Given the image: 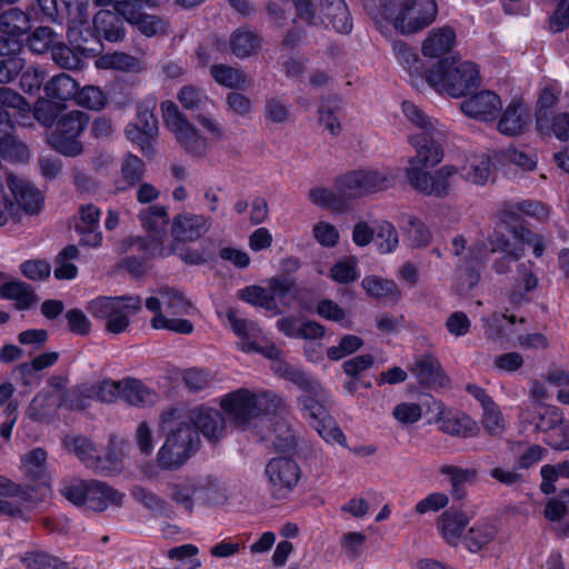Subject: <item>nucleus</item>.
Here are the masks:
<instances>
[{
  "label": "nucleus",
  "mask_w": 569,
  "mask_h": 569,
  "mask_svg": "<svg viewBox=\"0 0 569 569\" xmlns=\"http://www.w3.org/2000/svg\"><path fill=\"white\" fill-rule=\"evenodd\" d=\"M160 430L166 433V441L158 451L159 466L163 469L180 467L197 450L200 441L188 410L180 407L166 410L160 418Z\"/></svg>",
  "instance_id": "obj_2"
},
{
  "label": "nucleus",
  "mask_w": 569,
  "mask_h": 569,
  "mask_svg": "<svg viewBox=\"0 0 569 569\" xmlns=\"http://www.w3.org/2000/svg\"><path fill=\"white\" fill-rule=\"evenodd\" d=\"M56 34L50 28L40 27L28 38V47L34 53H43L56 46Z\"/></svg>",
  "instance_id": "obj_64"
},
{
  "label": "nucleus",
  "mask_w": 569,
  "mask_h": 569,
  "mask_svg": "<svg viewBox=\"0 0 569 569\" xmlns=\"http://www.w3.org/2000/svg\"><path fill=\"white\" fill-rule=\"evenodd\" d=\"M363 346V340L356 335L342 336L336 346L327 349V357L332 361L341 360L355 352Z\"/></svg>",
  "instance_id": "obj_58"
},
{
  "label": "nucleus",
  "mask_w": 569,
  "mask_h": 569,
  "mask_svg": "<svg viewBox=\"0 0 569 569\" xmlns=\"http://www.w3.org/2000/svg\"><path fill=\"white\" fill-rule=\"evenodd\" d=\"M20 492V487L3 476H0V513L8 516H18L21 513L16 497Z\"/></svg>",
  "instance_id": "obj_50"
},
{
  "label": "nucleus",
  "mask_w": 569,
  "mask_h": 569,
  "mask_svg": "<svg viewBox=\"0 0 569 569\" xmlns=\"http://www.w3.org/2000/svg\"><path fill=\"white\" fill-rule=\"evenodd\" d=\"M79 256L76 246L70 244L63 248L56 259L54 277L58 280H71L78 274V268L72 263Z\"/></svg>",
  "instance_id": "obj_47"
},
{
  "label": "nucleus",
  "mask_w": 569,
  "mask_h": 569,
  "mask_svg": "<svg viewBox=\"0 0 569 569\" xmlns=\"http://www.w3.org/2000/svg\"><path fill=\"white\" fill-rule=\"evenodd\" d=\"M423 415L420 403L413 401H402L395 406L392 410L393 419L401 426L417 423Z\"/></svg>",
  "instance_id": "obj_60"
},
{
  "label": "nucleus",
  "mask_w": 569,
  "mask_h": 569,
  "mask_svg": "<svg viewBox=\"0 0 569 569\" xmlns=\"http://www.w3.org/2000/svg\"><path fill=\"white\" fill-rule=\"evenodd\" d=\"M499 540L498 526L491 521L480 520L469 529L466 546L470 552L476 553L488 548L491 543H500Z\"/></svg>",
  "instance_id": "obj_30"
},
{
  "label": "nucleus",
  "mask_w": 569,
  "mask_h": 569,
  "mask_svg": "<svg viewBox=\"0 0 569 569\" xmlns=\"http://www.w3.org/2000/svg\"><path fill=\"white\" fill-rule=\"evenodd\" d=\"M529 123V109L523 103L511 102L502 111L497 122V129L501 134L513 137L522 134L528 129Z\"/></svg>",
  "instance_id": "obj_27"
},
{
  "label": "nucleus",
  "mask_w": 569,
  "mask_h": 569,
  "mask_svg": "<svg viewBox=\"0 0 569 569\" xmlns=\"http://www.w3.org/2000/svg\"><path fill=\"white\" fill-rule=\"evenodd\" d=\"M519 421L525 426H533L550 447V441L558 437L562 415L558 408L545 402H526L520 406Z\"/></svg>",
  "instance_id": "obj_14"
},
{
  "label": "nucleus",
  "mask_w": 569,
  "mask_h": 569,
  "mask_svg": "<svg viewBox=\"0 0 569 569\" xmlns=\"http://www.w3.org/2000/svg\"><path fill=\"white\" fill-rule=\"evenodd\" d=\"M119 14L110 10H100L93 18L97 36L110 42L121 40L124 37V29Z\"/></svg>",
  "instance_id": "obj_32"
},
{
  "label": "nucleus",
  "mask_w": 569,
  "mask_h": 569,
  "mask_svg": "<svg viewBox=\"0 0 569 569\" xmlns=\"http://www.w3.org/2000/svg\"><path fill=\"white\" fill-rule=\"evenodd\" d=\"M237 296L243 301L263 308L268 311L278 312V302L274 296L269 295L268 286H249L238 291Z\"/></svg>",
  "instance_id": "obj_43"
},
{
  "label": "nucleus",
  "mask_w": 569,
  "mask_h": 569,
  "mask_svg": "<svg viewBox=\"0 0 569 569\" xmlns=\"http://www.w3.org/2000/svg\"><path fill=\"white\" fill-rule=\"evenodd\" d=\"M124 251L137 252L141 254L142 260L151 257H168L177 251L176 247H161L158 240L142 241L141 239H129L124 243Z\"/></svg>",
  "instance_id": "obj_45"
},
{
  "label": "nucleus",
  "mask_w": 569,
  "mask_h": 569,
  "mask_svg": "<svg viewBox=\"0 0 569 569\" xmlns=\"http://www.w3.org/2000/svg\"><path fill=\"white\" fill-rule=\"evenodd\" d=\"M146 308L153 313L151 327L157 330H169L180 335H190L193 325L184 316L197 312L193 303L183 292L174 288H161L146 300Z\"/></svg>",
  "instance_id": "obj_5"
},
{
  "label": "nucleus",
  "mask_w": 569,
  "mask_h": 569,
  "mask_svg": "<svg viewBox=\"0 0 569 569\" xmlns=\"http://www.w3.org/2000/svg\"><path fill=\"white\" fill-rule=\"evenodd\" d=\"M1 298L14 300L19 309H28L37 302V296L31 287L19 280H10Z\"/></svg>",
  "instance_id": "obj_46"
},
{
  "label": "nucleus",
  "mask_w": 569,
  "mask_h": 569,
  "mask_svg": "<svg viewBox=\"0 0 569 569\" xmlns=\"http://www.w3.org/2000/svg\"><path fill=\"white\" fill-rule=\"evenodd\" d=\"M210 228V220L201 214L180 213L173 218L171 232L177 241H194Z\"/></svg>",
  "instance_id": "obj_26"
},
{
  "label": "nucleus",
  "mask_w": 569,
  "mask_h": 569,
  "mask_svg": "<svg viewBox=\"0 0 569 569\" xmlns=\"http://www.w3.org/2000/svg\"><path fill=\"white\" fill-rule=\"evenodd\" d=\"M199 548L192 543L173 547L168 550V558L178 562L177 569H199L202 563L198 558Z\"/></svg>",
  "instance_id": "obj_49"
},
{
  "label": "nucleus",
  "mask_w": 569,
  "mask_h": 569,
  "mask_svg": "<svg viewBox=\"0 0 569 569\" xmlns=\"http://www.w3.org/2000/svg\"><path fill=\"white\" fill-rule=\"evenodd\" d=\"M167 495L176 505L182 507L188 512L193 510L197 500L206 498L203 488L189 479L169 482Z\"/></svg>",
  "instance_id": "obj_28"
},
{
  "label": "nucleus",
  "mask_w": 569,
  "mask_h": 569,
  "mask_svg": "<svg viewBox=\"0 0 569 569\" xmlns=\"http://www.w3.org/2000/svg\"><path fill=\"white\" fill-rule=\"evenodd\" d=\"M459 173L458 166L445 164L433 171L407 168L406 177L409 184L425 196L437 198L447 197L451 189L452 179Z\"/></svg>",
  "instance_id": "obj_13"
},
{
  "label": "nucleus",
  "mask_w": 569,
  "mask_h": 569,
  "mask_svg": "<svg viewBox=\"0 0 569 569\" xmlns=\"http://www.w3.org/2000/svg\"><path fill=\"white\" fill-rule=\"evenodd\" d=\"M437 410L436 422L441 431L462 438L476 437L479 433L478 423L468 415L447 409L441 402L433 401Z\"/></svg>",
  "instance_id": "obj_19"
},
{
  "label": "nucleus",
  "mask_w": 569,
  "mask_h": 569,
  "mask_svg": "<svg viewBox=\"0 0 569 569\" xmlns=\"http://www.w3.org/2000/svg\"><path fill=\"white\" fill-rule=\"evenodd\" d=\"M47 94L57 100L76 99L78 83L70 76L60 73L53 77L44 87Z\"/></svg>",
  "instance_id": "obj_44"
},
{
  "label": "nucleus",
  "mask_w": 569,
  "mask_h": 569,
  "mask_svg": "<svg viewBox=\"0 0 569 569\" xmlns=\"http://www.w3.org/2000/svg\"><path fill=\"white\" fill-rule=\"evenodd\" d=\"M63 446L74 455L87 466L93 468L97 450L92 443L82 437H66L63 439Z\"/></svg>",
  "instance_id": "obj_54"
},
{
  "label": "nucleus",
  "mask_w": 569,
  "mask_h": 569,
  "mask_svg": "<svg viewBox=\"0 0 569 569\" xmlns=\"http://www.w3.org/2000/svg\"><path fill=\"white\" fill-rule=\"evenodd\" d=\"M402 113L406 120L416 129L420 130L419 133L429 134L438 129H445L437 119L427 114L421 108L410 101H403L401 104Z\"/></svg>",
  "instance_id": "obj_39"
},
{
  "label": "nucleus",
  "mask_w": 569,
  "mask_h": 569,
  "mask_svg": "<svg viewBox=\"0 0 569 569\" xmlns=\"http://www.w3.org/2000/svg\"><path fill=\"white\" fill-rule=\"evenodd\" d=\"M137 61L123 52L108 53L96 60L94 66L98 69L131 70Z\"/></svg>",
  "instance_id": "obj_63"
},
{
  "label": "nucleus",
  "mask_w": 569,
  "mask_h": 569,
  "mask_svg": "<svg viewBox=\"0 0 569 569\" xmlns=\"http://www.w3.org/2000/svg\"><path fill=\"white\" fill-rule=\"evenodd\" d=\"M393 50L398 62L408 72L410 82L413 87L420 88L423 84L426 74L422 72V62L418 54L408 48L405 43H396Z\"/></svg>",
  "instance_id": "obj_37"
},
{
  "label": "nucleus",
  "mask_w": 569,
  "mask_h": 569,
  "mask_svg": "<svg viewBox=\"0 0 569 569\" xmlns=\"http://www.w3.org/2000/svg\"><path fill=\"white\" fill-rule=\"evenodd\" d=\"M456 43V33L451 28L442 27L432 30L422 44L426 57L437 58L448 53Z\"/></svg>",
  "instance_id": "obj_33"
},
{
  "label": "nucleus",
  "mask_w": 569,
  "mask_h": 569,
  "mask_svg": "<svg viewBox=\"0 0 569 569\" xmlns=\"http://www.w3.org/2000/svg\"><path fill=\"white\" fill-rule=\"evenodd\" d=\"M26 569H59L63 563L44 551L30 550L19 557Z\"/></svg>",
  "instance_id": "obj_57"
},
{
  "label": "nucleus",
  "mask_w": 569,
  "mask_h": 569,
  "mask_svg": "<svg viewBox=\"0 0 569 569\" xmlns=\"http://www.w3.org/2000/svg\"><path fill=\"white\" fill-rule=\"evenodd\" d=\"M426 82L440 94L460 98L478 88L481 77L472 61L442 60L426 72Z\"/></svg>",
  "instance_id": "obj_7"
},
{
  "label": "nucleus",
  "mask_w": 569,
  "mask_h": 569,
  "mask_svg": "<svg viewBox=\"0 0 569 569\" xmlns=\"http://www.w3.org/2000/svg\"><path fill=\"white\" fill-rule=\"evenodd\" d=\"M461 111L479 121H495L502 110L500 97L491 90H482L460 103Z\"/></svg>",
  "instance_id": "obj_20"
},
{
  "label": "nucleus",
  "mask_w": 569,
  "mask_h": 569,
  "mask_svg": "<svg viewBox=\"0 0 569 569\" xmlns=\"http://www.w3.org/2000/svg\"><path fill=\"white\" fill-rule=\"evenodd\" d=\"M458 169V174L465 180L475 184H485L490 176V158L483 153L468 156Z\"/></svg>",
  "instance_id": "obj_34"
},
{
  "label": "nucleus",
  "mask_w": 569,
  "mask_h": 569,
  "mask_svg": "<svg viewBox=\"0 0 569 569\" xmlns=\"http://www.w3.org/2000/svg\"><path fill=\"white\" fill-rule=\"evenodd\" d=\"M358 277V261L355 257L338 260L329 270V278L340 284L353 282Z\"/></svg>",
  "instance_id": "obj_53"
},
{
  "label": "nucleus",
  "mask_w": 569,
  "mask_h": 569,
  "mask_svg": "<svg viewBox=\"0 0 569 569\" xmlns=\"http://www.w3.org/2000/svg\"><path fill=\"white\" fill-rule=\"evenodd\" d=\"M361 287L366 293L373 299H386L398 302L401 298V292L392 279H386L379 276H367L361 281Z\"/></svg>",
  "instance_id": "obj_35"
},
{
  "label": "nucleus",
  "mask_w": 569,
  "mask_h": 569,
  "mask_svg": "<svg viewBox=\"0 0 569 569\" xmlns=\"http://www.w3.org/2000/svg\"><path fill=\"white\" fill-rule=\"evenodd\" d=\"M226 317L232 331L239 338L237 348L240 351L251 353L252 350H260L263 335L257 323L239 318L237 310L233 308L227 309Z\"/></svg>",
  "instance_id": "obj_22"
},
{
  "label": "nucleus",
  "mask_w": 569,
  "mask_h": 569,
  "mask_svg": "<svg viewBox=\"0 0 569 569\" xmlns=\"http://www.w3.org/2000/svg\"><path fill=\"white\" fill-rule=\"evenodd\" d=\"M393 177L389 171L357 170L338 180V191L343 197H361L388 189Z\"/></svg>",
  "instance_id": "obj_16"
},
{
  "label": "nucleus",
  "mask_w": 569,
  "mask_h": 569,
  "mask_svg": "<svg viewBox=\"0 0 569 569\" xmlns=\"http://www.w3.org/2000/svg\"><path fill=\"white\" fill-rule=\"evenodd\" d=\"M101 211L94 204H84L79 208V222L76 230L80 234V242L89 247H100L102 232L100 230Z\"/></svg>",
  "instance_id": "obj_25"
},
{
  "label": "nucleus",
  "mask_w": 569,
  "mask_h": 569,
  "mask_svg": "<svg viewBox=\"0 0 569 569\" xmlns=\"http://www.w3.org/2000/svg\"><path fill=\"white\" fill-rule=\"evenodd\" d=\"M29 28V17L17 8H11L0 16V31L10 38L23 34Z\"/></svg>",
  "instance_id": "obj_41"
},
{
  "label": "nucleus",
  "mask_w": 569,
  "mask_h": 569,
  "mask_svg": "<svg viewBox=\"0 0 569 569\" xmlns=\"http://www.w3.org/2000/svg\"><path fill=\"white\" fill-rule=\"evenodd\" d=\"M11 108L16 113L23 116L30 112L29 103L9 88L0 87V161L4 160H23L29 157L28 149L24 143L17 140L11 130L13 124L11 116L6 110Z\"/></svg>",
  "instance_id": "obj_8"
},
{
  "label": "nucleus",
  "mask_w": 569,
  "mask_h": 569,
  "mask_svg": "<svg viewBox=\"0 0 569 569\" xmlns=\"http://www.w3.org/2000/svg\"><path fill=\"white\" fill-rule=\"evenodd\" d=\"M468 522V517L463 512L447 510L438 520V529L447 543L457 546Z\"/></svg>",
  "instance_id": "obj_31"
},
{
  "label": "nucleus",
  "mask_w": 569,
  "mask_h": 569,
  "mask_svg": "<svg viewBox=\"0 0 569 569\" xmlns=\"http://www.w3.org/2000/svg\"><path fill=\"white\" fill-rule=\"evenodd\" d=\"M417 375L422 382L430 386L442 387L447 383L439 361L431 356L421 357L417 361Z\"/></svg>",
  "instance_id": "obj_42"
},
{
  "label": "nucleus",
  "mask_w": 569,
  "mask_h": 569,
  "mask_svg": "<svg viewBox=\"0 0 569 569\" xmlns=\"http://www.w3.org/2000/svg\"><path fill=\"white\" fill-rule=\"evenodd\" d=\"M160 108L164 126L172 132L178 143L191 154L204 153L208 147L207 140L179 111L177 104L167 100Z\"/></svg>",
  "instance_id": "obj_12"
},
{
  "label": "nucleus",
  "mask_w": 569,
  "mask_h": 569,
  "mask_svg": "<svg viewBox=\"0 0 569 569\" xmlns=\"http://www.w3.org/2000/svg\"><path fill=\"white\" fill-rule=\"evenodd\" d=\"M123 380H103L94 385H84L78 389L81 397L76 407H84V399H97L101 402H114L121 398Z\"/></svg>",
  "instance_id": "obj_29"
},
{
  "label": "nucleus",
  "mask_w": 569,
  "mask_h": 569,
  "mask_svg": "<svg viewBox=\"0 0 569 569\" xmlns=\"http://www.w3.org/2000/svg\"><path fill=\"white\" fill-rule=\"evenodd\" d=\"M219 406L236 428L249 430L258 427L262 416L282 408L283 401L270 391L256 392L240 388L223 395Z\"/></svg>",
  "instance_id": "obj_4"
},
{
  "label": "nucleus",
  "mask_w": 569,
  "mask_h": 569,
  "mask_svg": "<svg viewBox=\"0 0 569 569\" xmlns=\"http://www.w3.org/2000/svg\"><path fill=\"white\" fill-rule=\"evenodd\" d=\"M210 73L219 84L230 89H241L247 83L246 76L229 66L214 64L210 68Z\"/></svg>",
  "instance_id": "obj_52"
},
{
  "label": "nucleus",
  "mask_w": 569,
  "mask_h": 569,
  "mask_svg": "<svg viewBox=\"0 0 569 569\" xmlns=\"http://www.w3.org/2000/svg\"><path fill=\"white\" fill-rule=\"evenodd\" d=\"M132 496L138 502L153 512L164 516L170 513V507L163 499L142 487L133 488Z\"/></svg>",
  "instance_id": "obj_62"
},
{
  "label": "nucleus",
  "mask_w": 569,
  "mask_h": 569,
  "mask_svg": "<svg viewBox=\"0 0 569 569\" xmlns=\"http://www.w3.org/2000/svg\"><path fill=\"white\" fill-rule=\"evenodd\" d=\"M260 46L256 34L249 31H237L231 40L232 52L240 58L254 53Z\"/></svg>",
  "instance_id": "obj_61"
},
{
  "label": "nucleus",
  "mask_w": 569,
  "mask_h": 569,
  "mask_svg": "<svg viewBox=\"0 0 569 569\" xmlns=\"http://www.w3.org/2000/svg\"><path fill=\"white\" fill-rule=\"evenodd\" d=\"M375 243L380 253H390L399 243L396 228L388 221H382L375 228Z\"/></svg>",
  "instance_id": "obj_55"
},
{
  "label": "nucleus",
  "mask_w": 569,
  "mask_h": 569,
  "mask_svg": "<svg viewBox=\"0 0 569 569\" xmlns=\"http://www.w3.org/2000/svg\"><path fill=\"white\" fill-rule=\"evenodd\" d=\"M68 39L73 44L74 50L66 44L56 43V46L52 47L51 56L54 62L61 68L78 69L81 67L79 53L91 56L96 53L97 49L84 44L87 40L82 38L80 26H74L69 29Z\"/></svg>",
  "instance_id": "obj_18"
},
{
  "label": "nucleus",
  "mask_w": 569,
  "mask_h": 569,
  "mask_svg": "<svg viewBox=\"0 0 569 569\" xmlns=\"http://www.w3.org/2000/svg\"><path fill=\"white\" fill-rule=\"evenodd\" d=\"M190 422L210 441H218L226 435V420L220 411L198 407L188 411Z\"/></svg>",
  "instance_id": "obj_23"
},
{
  "label": "nucleus",
  "mask_w": 569,
  "mask_h": 569,
  "mask_svg": "<svg viewBox=\"0 0 569 569\" xmlns=\"http://www.w3.org/2000/svg\"><path fill=\"white\" fill-rule=\"evenodd\" d=\"M121 399L132 406H147L157 401V393L140 380L123 379Z\"/></svg>",
  "instance_id": "obj_40"
},
{
  "label": "nucleus",
  "mask_w": 569,
  "mask_h": 569,
  "mask_svg": "<svg viewBox=\"0 0 569 569\" xmlns=\"http://www.w3.org/2000/svg\"><path fill=\"white\" fill-rule=\"evenodd\" d=\"M480 422L486 432L492 437H501L507 431V421L496 402L482 409Z\"/></svg>",
  "instance_id": "obj_51"
},
{
  "label": "nucleus",
  "mask_w": 569,
  "mask_h": 569,
  "mask_svg": "<svg viewBox=\"0 0 569 569\" xmlns=\"http://www.w3.org/2000/svg\"><path fill=\"white\" fill-rule=\"evenodd\" d=\"M257 428H260L258 433L261 440L270 442L277 450H286L293 443L292 430L282 418L266 413Z\"/></svg>",
  "instance_id": "obj_24"
},
{
  "label": "nucleus",
  "mask_w": 569,
  "mask_h": 569,
  "mask_svg": "<svg viewBox=\"0 0 569 569\" xmlns=\"http://www.w3.org/2000/svg\"><path fill=\"white\" fill-rule=\"evenodd\" d=\"M139 297H98L87 307L89 313L104 323L110 333H121L127 330L130 317L141 309Z\"/></svg>",
  "instance_id": "obj_9"
},
{
  "label": "nucleus",
  "mask_w": 569,
  "mask_h": 569,
  "mask_svg": "<svg viewBox=\"0 0 569 569\" xmlns=\"http://www.w3.org/2000/svg\"><path fill=\"white\" fill-rule=\"evenodd\" d=\"M143 172L144 163L140 158L133 154L126 156L121 166L123 186L118 187V190L136 184L142 178Z\"/></svg>",
  "instance_id": "obj_59"
},
{
  "label": "nucleus",
  "mask_w": 569,
  "mask_h": 569,
  "mask_svg": "<svg viewBox=\"0 0 569 569\" xmlns=\"http://www.w3.org/2000/svg\"><path fill=\"white\" fill-rule=\"evenodd\" d=\"M437 13L435 0H380L376 20L390 23L402 34H411L431 24Z\"/></svg>",
  "instance_id": "obj_6"
},
{
  "label": "nucleus",
  "mask_w": 569,
  "mask_h": 569,
  "mask_svg": "<svg viewBox=\"0 0 569 569\" xmlns=\"http://www.w3.org/2000/svg\"><path fill=\"white\" fill-rule=\"evenodd\" d=\"M499 223L490 236L489 242L491 252H501L503 256L493 262L497 273H506L510 269V262L518 260L527 248H532L536 257L543 253V241L541 237L527 229L509 228V223L517 221V214L502 210Z\"/></svg>",
  "instance_id": "obj_3"
},
{
  "label": "nucleus",
  "mask_w": 569,
  "mask_h": 569,
  "mask_svg": "<svg viewBox=\"0 0 569 569\" xmlns=\"http://www.w3.org/2000/svg\"><path fill=\"white\" fill-rule=\"evenodd\" d=\"M536 126L543 134H552L561 141L569 139V112H558L556 114L537 113Z\"/></svg>",
  "instance_id": "obj_36"
},
{
  "label": "nucleus",
  "mask_w": 569,
  "mask_h": 569,
  "mask_svg": "<svg viewBox=\"0 0 569 569\" xmlns=\"http://www.w3.org/2000/svg\"><path fill=\"white\" fill-rule=\"evenodd\" d=\"M88 123L86 113L74 110L61 118L54 131L50 133V144L60 153L77 156L82 151L78 137Z\"/></svg>",
  "instance_id": "obj_17"
},
{
  "label": "nucleus",
  "mask_w": 569,
  "mask_h": 569,
  "mask_svg": "<svg viewBox=\"0 0 569 569\" xmlns=\"http://www.w3.org/2000/svg\"><path fill=\"white\" fill-rule=\"evenodd\" d=\"M123 468L122 451L114 442H111V448L104 456L97 455L93 468L101 473H116Z\"/></svg>",
  "instance_id": "obj_56"
},
{
  "label": "nucleus",
  "mask_w": 569,
  "mask_h": 569,
  "mask_svg": "<svg viewBox=\"0 0 569 569\" xmlns=\"http://www.w3.org/2000/svg\"><path fill=\"white\" fill-rule=\"evenodd\" d=\"M273 369L303 391L298 399L302 416L319 436L329 443L347 447L345 433L325 406L327 398L325 389L305 372L289 365L278 362Z\"/></svg>",
  "instance_id": "obj_1"
},
{
  "label": "nucleus",
  "mask_w": 569,
  "mask_h": 569,
  "mask_svg": "<svg viewBox=\"0 0 569 569\" xmlns=\"http://www.w3.org/2000/svg\"><path fill=\"white\" fill-rule=\"evenodd\" d=\"M61 493L73 505L93 511H103L109 507H119L123 501V493L106 483L98 481L72 480L64 485Z\"/></svg>",
  "instance_id": "obj_10"
},
{
  "label": "nucleus",
  "mask_w": 569,
  "mask_h": 569,
  "mask_svg": "<svg viewBox=\"0 0 569 569\" xmlns=\"http://www.w3.org/2000/svg\"><path fill=\"white\" fill-rule=\"evenodd\" d=\"M320 8L329 24L341 33L350 32L352 28L348 8L343 0H320Z\"/></svg>",
  "instance_id": "obj_38"
},
{
  "label": "nucleus",
  "mask_w": 569,
  "mask_h": 569,
  "mask_svg": "<svg viewBox=\"0 0 569 569\" xmlns=\"http://www.w3.org/2000/svg\"><path fill=\"white\" fill-rule=\"evenodd\" d=\"M140 220L143 228L154 237L163 234L169 222L167 210L161 206H151L142 211Z\"/></svg>",
  "instance_id": "obj_48"
},
{
  "label": "nucleus",
  "mask_w": 569,
  "mask_h": 569,
  "mask_svg": "<svg viewBox=\"0 0 569 569\" xmlns=\"http://www.w3.org/2000/svg\"><path fill=\"white\" fill-rule=\"evenodd\" d=\"M143 2V0H134L133 3H121L119 7L120 16L132 26H136L147 37L164 33L167 31V23L156 16L142 12Z\"/></svg>",
  "instance_id": "obj_21"
},
{
  "label": "nucleus",
  "mask_w": 569,
  "mask_h": 569,
  "mask_svg": "<svg viewBox=\"0 0 569 569\" xmlns=\"http://www.w3.org/2000/svg\"><path fill=\"white\" fill-rule=\"evenodd\" d=\"M448 137L447 128L438 129L429 134H409L408 143L415 150V156L409 158L408 168H416L422 171L440 164L445 158V144Z\"/></svg>",
  "instance_id": "obj_11"
},
{
  "label": "nucleus",
  "mask_w": 569,
  "mask_h": 569,
  "mask_svg": "<svg viewBox=\"0 0 569 569\" xmlns=\"http://www.w3.org/2000/svg\"><path fill=\"white\" fill-rule=\"evenodd\" d=\"M264 475L272 498L287 499L300 481L301 469L293 459L278 457L267 463Z\"/></svg>",
  "instance_id": "obj_15"
}]
</instances>
